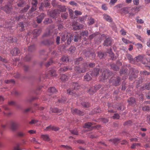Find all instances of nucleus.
Returning a JSON list of instances; mask_svg holds the SVG:
<instances>
[{
    "instance_id": "obj_63",
    "label": "nucleus",
    "mask_w": 150,
    "mask_h": 150,
    "mask_svg": "<svg viewBox=\"0 0 150 150\" xmlns=\"http://www.w3.org/2000/svg\"><path fill=\"white\" fill-rule=\"evenodd\" d=\"M122 40L123 42L125 43L129 44L131 43V42L127 40V39H125L124 38H122Z\"/></svg>"
},
{
    "instance_id": "obj_55",
    "label": "nucleus",
    "mask_w": 150,
    "mask_h": 150,
    "mask_svg": "<svg viewBox=\"0 0 150 150\" xmlns=\"http://www.w3.org/2000/svg\"><path fill=\"white\" fill-rule=\"evenodd\" d=\"M74 13L76 16L81 15L82 14V13L81 12L77 10L75 11Z\"/></svg>"
},
{
    "instance_id": "obj_31",
    "label": "nucleus",
    "mask_w": 150,
    "mask_h": 150,
    "mask_svg": "<svg viewBox=\"0 0 150 150\" xmlns=\"http://www.w3.org/2000/svg\"><path fill=\"white\" fill-rule=\"evenodd\" d=\"M127 101L129 104L131 105L134 104L135 102L134 98L133 97L130 98L129 100H128Z\"/></svg>"
},
{
    "instance_id": "obj_42",
    "label": "nucleus",
    "mask_w": 150,
    "mask_h": 150,
    "mask_svg": "<svg viewBox=\"0 0 150 150\" xmlns=\"http://www.w3.org/2000/svg\"><path fill=\"white\" fill-rule=\"evenodd\" d=\"M23 14L17 15L15 17V20L17 21H19L21 19L23 18Z\"/></svg>"
},
{
    "instance_id": "obj_50",
    "label": "nucleus",
    "mask_w": 150,
    "mask_h": 150,
    "mask_svg": "<svg viewBox=\"0 0 150 150\" xmlns=\"http://www.w3.org/2000/svg\"><path fill=\"white\" fill-rule=\"evenodd\" d=\"M94 23V20L93 18H91L90 19H89L88 23L89 25H92Z\"/></svg>"
},
{
    "instance_id": "obj_45",
    "label": "nucleus",
    "mask_w": 150,
    "mask_h": 150,
    "mask_svg": "<svg viewBox=\"0 0 150 150\" xmlns=\"http://www.w3.org/2000/svg\"><path fill=\"white\" fill-rule=\"evenodd\" d=\"M76 50V48L74 46H71V47L69 49V51L71 53H73Z\"/></svg>"
},
{
    "instance_id": "obj_35",
    "label": "nucleus",
    "mask_w": 150,
    "mask_h": 150,
    "mask_svg": "<svg viewBox=\"0 0 150 150\" xmlns=\"http://www.w3.org/2000/svg\"><path fill=\"white\" fill-rule=\"evenodd\" d=\"M60 79L62 81H66L67 80V76L64 74H63L61 76Z\"/></svg>"
},
{
    "instance_id": "obj_8",
    "label": "nucleus",
    "mask_w": 150,
    "mask_h": 150,
    "mask_svg": "<svg viewBox=\"0 0 150 150\" xmlns=\"http://www.w3.org/2000/svg\"><path fill=\"white\" fill-rule=\"evenodd\" d=\"M111 42V39L110 38H107L104 41L103 45L107 47L108 46L112 44Z\"/></svg>"
},
{
    "instance_id": "obj_15",
    "label": "nucleus",
    "mask_w": 150,
    "mask_h": 150,
    "mask_svg": "<svg viewBox=\"0 0 150 150\" xmlns=\"http://www.w3.org/2000/svg\"><path fill=\"white\" fill-rule=\"evenodd\" d=\"M11 54L13 55H15L18 54L20 52V50L17 48H14L13 50H11Z\"/></svg>"
},
{
    "instance_id": "obj_47",
    "label": "nucleus",
    "mask_w": 150,
    "mask_h": 150,
    "mask_svg": "<svg viewBox=\"0 0 150 150\" xmlns=\"http://www.w3.org/2000/svg\"><path fill=\"white\" fill-rule=\"evenodd\" d=\"M70 131L72 134L76 135H78V132L76 129H74L73 130H70Z\"/></svg>"
},
{
    "instance_id": "obj_60",
    "label": "nucleus",
    "mask_w": 150,
    "mask_h": 150,
    "mask_svg": "<svg viewBox=\"0 0 150 150\" xmlns=\"http://www.w3.org/2000/svg\"><path fill=\"white\" fill-rule=\"evenodd\" d=\"M86 17L85 16L80 17L77 20L79 22H81L83 21L84 19H86Z\"/></svg>"
},
{
    "instance_id": "obj_37",
    "label": "nucleus",
    "mask_w": 150,
    "mask_h": 150,
    "mask_svg": "<svg viewBox=\"0 0 150 150\" xmlns=\"http://www.w3.org/2000/svg\"><path fill=\"white\" fill-rule=\"evenodd\" d=\"M82 59L81 58H79L76 59L74 61V64L76 65L79 64L80 62L82 61Z\"/></svg>"
},
{
    "instance_id": "obj_9",
    "label": "nucleus",
    "mask_w": 150,
    "mask_h": 150,
    "mask_svg": "<svg viewBox=\"0 0 150 150\" xmlns=\"http://www.w3.org/2000/svg\"><path fill=\"white\" fill-rule=\"evenodd\" d=\"M100 71L99 69L97 68H95L93 71L90 73L91 76H96L99 74Z\"/></svg>"
},
{
    "instance_id": "obj_20",
    "label": "nucleus",
    "mask_w": 150,
    "mask_h": 150,
    "mask_svg": "<svg viewBox=\"0 0 150 150\" xmlns=\"http://www.w3.org/2000/svg\"><path fill=\"white\" fill-rule=\"evenodd\" d=\"M98 56L100 59L104 58L106 56V53H103L100 51L98 52Z\"/></svg>"
},
{
    "instance_id": "obj_59",
    "label": "nucleus",
    "mask_w": 150,
    "mask_h": 150,
    "mask_svg": "<svg viewBox=\"0 0 150 150\" xmlns=\"http://www.w3.org/2000/svg\"><path fill=\"white\" fill-rule=\"evenodd\" d=\"M98 33H95L90 35L89 36V38H90V39H91L96 35H98Z\"/></svg>"
},
{
    "instance_id": "obj_28",
    "label": "nucleus",
    "mask_w": 150,
    "mask_h": 150,
    "mask_svg": "<svg viewBox=\"0 0 150 150\" xmlns=\"http://www.w3.org/2000/svg\"><path fill=\"white\" fill-rule=\"evenodd\" d=\"M30 7V6L28 4L26 5L23 9L21 10L20 12L24 13L28 11V9Z\"/></svg>"
},
{
    "instance_id": "obj_29",
    "label": "nucleus",
    "mask_w": 150,
    "mask_h": 150,
    "mask_svg": "<svg viewBox=\"0 0 150 150\" xmlns=\"http://www.w3.org/2000/svg\"><path fill=\"white\" fill-rule=\"evenodd\" d=\"M68 35L66 33L62 34L61 41L64 42L67 38Z\"/></svg>"
},
{
    "instance_id": "obj_17",
    "label": "nucleus",
    "mask_w": 150,
    "mask_h": 150,
    "mask_svg": "<svg viewBox=\"0 0 150 150\" xmlns=\"http://www.w3.org/2000/svg\"><path fill=\"white\" fill-rule=\"evenodd\" d=\"M58 10L61 12H65L66 11L67 8L66 7V6H62L61 5H59L58 6Z\"/></svg>"
},
{
    "instance_id": "obj_16",
    "label": "nucleus",
    "mask_w": 150,
    "mask_h": 150,
    "mask_svg": "<svg viewBox=\"0 0 150 150\" xmlns=\"http://www.w3.org/2000/svg\"><path fill=\"white\" fill-rule=\"evenodd\" d=\"M41 138L45 141H49L50 140V138L48 134H42L41 136Z\"/></svg>"
},
{
    "instance_id": "obj_56",
    "label": "nucleus",
    "mask_w": 150,
    "mask_h": 150,
    "mask_svg": "<svg viewBox=\"0 0 150 150\" xmlns=\"http://www.w3.org/2000/svg\"><path fill=\"white\" fill-rule=\"evenodd\" d=\"M44 6L45 7H47L50 6V3L47 1H45L44 3H43Z\"/></svg>"
},
{
    "instance_id": "obj_57",
    "label": "nucleus",
    "mask_w": 150,
    "mask_h": 150,
    "mask_svg": "<svg viewBox=\"0 0 150 150\" xmlns=\"http://www.w3.org/2000/svg\"><path fill=\"white\" fill-rule=\"evenodd\" d=\"M73 37H70L69 38H68L67 41V43L68 45L70 44V43L71 42V40H73Z\"/></svg>"
},
{
    "instance_id": "obj_49",
    "label": "nucleus",
    "mask_w": 150,
    "mask_h": 150,
    "mask_svg": "<svg viewBox=\"0 0 150 150\" xmlns=\"http://www.w3.org/2000/svg\"><path fill=\"white\" fill-rule=\"evenodd\" d=\"M62 62H69V59L67 57H64L62 58Z\"/></svg>"
},
{
    "instance_id": "obj_54",
    "label": "nucleus",
    "mask_w": 150,
    "mask_h": 150,
    "mask_svg": "<svg viewBox=\"0 0 150 150\" xmlns=\"http://www.w3.org/2000/svg\"><path fill=\"white\" fill-rule=\"evenodd\" d=\"M53 63V61L52 59H50L46 64L45 66L46 67H48L50 65H51Z\"/></svg>"
},
{
    "instance_id": "obj_19",
    "label": "nucleus",
    "mask_w": 150,
    "mask_h": 150,
    "mask_svg": "<svg viewBox=\"0 0 150 150\" xmlns=\"http://www.w3.org/2000/svg\"><path fill=\"white\" fill-rule=\"evenodd\" d=\"M71 111L74 114H77L79 115H82L83 113V112L82 111L76 109L74 110H71Z\"/></svg>"
},
{
    "instance_id": "obj_26",
    "label": "nucleus",
    "mask_w": 150,
    "mask_h": 150,
    "mask_svg": "<svg viewBox=\"0 0 150 150\" xmlns=\"http://www.w3.org/2000/svg\"><path fill=\"white\" fill-rule=\"evenodd\" d=\"M110 66L112 69L114 71H118L119 70V67L114 64H111Z\"/></svg>"
},
{
    "instance_id": "obj_62",
    "label": "nucleus",
    "mask_w": 150,
    "mask_h": 150,
    "mask_svg": "<svg viewBox=\"0 0 150 150\" xmlns=\"http://www.w3.org/2000/svg\"><path fill=\"white\" fill-rule=\"evenodd\" d=\"M67 93L70 95H72L75 93V92L74 91H73V90L69 89L67 90Z\"/></svg>"
},
{
    "instance_id": "obj_39",
    "label": "nucleus",
    "mask_w": 150,
    "mask_h": 150,
    "mask_svg": "<svg viewBox=\"0 0 150 150\" xmlns=\"http://www.w3.org/2000/svg\"><path fill=\"white\" fill-rule=\"evenodd\" d=\"M92 125L91 122H88L85 124L84 127V128H89Z\"/></svg>"
},
{
    "instance_id": "obj_27",
    "label": "nucleus",
    "mask_w": 150,
    "mask_h": 150,
    "mask_svg": "<svg viewBox=\"0 0 150 150\" xmlns=\"http://www.w3.org/2000/svg\"><path fill=\"white\" fill-rule=\"evenodd\" d=\"M126 57L130 61V62L134 63V59L132 57V56L129 54H126Z\"/></svg>"
},
{
    "instance_id": "obj_1",
    "label": "nucleus",
    "mask_w": 150,
    "mask_h": 150,
    "mask_svg": "<svg viewBox=\"0 0 150 150\" xmlns=\"http://www.w3.org/2000/svg\"><path fill=\"white\" fill-rule=\"evenodd\" d=\"M75 70L79 73H84L89 69L88 66L87 64L84 63L83 64L81 68H80L78 67L75 68Z\"/></svg>"
},
{
    "instance_id": "obj_3",
    "label": "nucleus",
    "mask_w": 150,
    "mask_h": 150,
    "mask_svg": "<svg viewBox=\"0 0 150 150\" xmlns=\"http://www.w3.org/2000/svg\"><path fill=\"white\" fill-rule=\"evenodd\" d=\"M72 29L75 30H80L83 28L84 26L82 24L79 25L77 21H74L72 23Z\"/></svg>"
},
{
    "instance_id": "obj_43",
    "label": "nucleus",
    "mask_w": 150,
    "mask_h": 150,
    "mask_svg": "<svg viewBox=\"0 0 150 150\" xmlns=\"http://www.w3.org/2000/svg\"><path fill=\"white\" fill-rule=\"evenodd\" d=\"M68 13L66 12L62 13L61 15V17L62 18H64V19H67L68 17Z\"/></svg>"
},
{
    "instance_id": "obj_32",
    "label": "nucleus",
    "mask_w": 150,
    "mask_h": 150,
    "mask_svg": "<svg viewBox=\"0 0 150 150\" xmlns=\"http://www.w3.org/2000/svg\"><path fill=\"white\" fill-rule=\"evenodd\" d=\"M96 90L95 88H94V87H93L91 88L88 91V92L91 95L93 94L95 92Z\"/></svg>"
},
{
    "instance_id": "obj_64",
    "label": "nucleus",
    "mask_w": 150,
    "mask_h": 150,
    "mask_svg": "<svg viewBox=\"0 0 150 150\" xmlns=\"http://www.w3.org/2000/svg\"><path fill=\"white\" fill-rule=\"evenodd\" d=\"M109 56L110 57V59L112 60H115L116 59V57L114 56V54L113 53L109 55Z\"/></svg>"
},
{
    "instance_id": "obj_38",
    "label": "nucleus",
    "mask_w": 150,
    "mask_h": 150,
    "mask_svg": "<svg viewBox=\"0 0 150 150\" xmlns=\"http://www.w3.org/2000/svg\"><path fill=\"white\" fill-rule=\"evenodd\" d=\"M88 35V33L87 31H83L80 33L81 36H87Z\"/></svg>"
},
{
    "instance_id": "obj_41",
    "label": "nucleus",
    "mask_w": 150,
    "mask_h": 150,
    "mask_svg": "<svg viewBox=\"0 0 150 150\" xmlns=\"http://www.w3.org/2000/svg\"><path fill=\"white\" fill-rule=\"evenodd\" d=\"M52 21L51 19H50L49 18H46L44 21V23L45 24H47L51 23Z\"/></svg>"
},
{
    "instance_id": "obj_51",
    "label": "nucleus",
    "mask_w": 150,
    "mask_h": 150,
    "mask_svg": "<svg viewBox=\"0 0 150 150\" xmlns=\"http://www.w3.org/2000/svg\"><path fill=\"white\" fill-rule=\"evenodd\" d=\"M45 16V15L44 13H42L37 18H38L39 19H40L42 21Z\"/></svg>"
},
{
    "instance_id": "obj_36",
    "label": "nucleus",
    "mask_w": 150,
    "mask_h": 150,
    "mask_svg": "<svg viewBox=\"0 0 150 150\" xmlns=\"http://www.w3.org/2000/svg\"><path fill=\"white\" fill-rule=\"evenodd\" d=\"M81 37L78 34L74 36V40L75 42H78L79 40H81Z\"/></svg>"
},
{
    "instance_id": "obj_22",
    "label": "nucleus",
    "mask_w": 150,
    "mask_h": 150,
    "mask_svg": "<svg viewBox=\"0 0 150 150\" xmlns=\"http://www.w3.org/2000/svg\"><path fill=\"white\" fill-rule=\"evenodd\" d=\"M57 12V11L56 10H54L51 11L50 13V16L52 17L53 18H55L56 17Z\"/></svg>"
},
{
    "instance_id": "obj_11",
    "label": "nucleus",
    "mask_w": 150,
    "mask_h": 150,
    "mask_svg": "<svg viewBox=\"0 0 150 150\" xmlns=\"http://www.w3.org/2000/svg\"><path fill=\"white\" fill-rule=\"evenodd\" d=\"M18 127V124L17 123L12 122L11 123V128L12 130L14 131L16 130Z\"/></svg>"
},
{
    "instance_id": "obj_12",
    "label": "nucleus",
    "mask_w": 150,
    "mask_h": 150,
    "mask_svg": "<svg viewBox=\"0 0 150 150\" xmlns=\"http://www.w3.org/2000/svg\"><path fill=\"white\" fill-rule=\"evenodd\" d=\"M25 0H18L17 2V5L18 7H23L25 5Z\"/></svg>"
},
{
    "instance_id": "obj_58",
    "label": "nucleus",
    "mask_w": 150,
    "mask_h": 150,
    "mask_svg": "<svg viewBox=\"0 0 150 150\" xmlns=\"http://www.w3.org/2000/svg\"><path fill=\"white\" fill-rule=\"evenodd\" d=\"M112 117L114 119H118L120 117V116L119 115L117 114H114L113 116Z\"/></svg>"
},
{
    "instance_id": "obj_53",
    "label": "nucleus",
    "mask_w": 150,
    "mask_h": 150,
    "mask_svg": "<svg viewBox=\"0 0 150 150\" xmlns=\"http://www.w3.org/2000/svg\"><path fill=\"white\" fill-rule=\"evenodd\" d=\"M81 105L83 107H87L90 106V104L89 103L84 102L82 103Z\"/></svg>"
},
{
    "instance_id": "obj_7",
    "label": "nucleus",
    "mask_w": 150,
    "mask_h": 150,
    "mask_svg": "<svg viewBox=\"0 0 150 150\" xmlns=\"http://www.w3.org/2000/svg\"><path fill=\"white\" fill-rule=\"evenodd\" d=\"M40 54L42 59H43L44 60L46 59L47 56V52H46L45 50H42L40 52Z\"/></svg>"
},
{
    "instance_id": "obj_23",
    "label": "nucleus",
    "mask_w": 150,
    "mask_h": 150,
    "mask_svg": "<svg viewBox=\"0 0 150 150\" xmlns=\"http://www.w3.org/2000/svg\"><path fill=\"white\" fill-rule=\"evenodd\" d=\"M103 18L106 21L109 22H111L112 21L111 18L109 16L106 14H104L103 15Z\"/></svg>"
},
{
    "instance_id": "obj_40",
    "label": "nucleus",
    "mask_w": 150,
    "mask_h": 150,
    "mask_svg": "<svg viewBox=\"0 0 150 150\" xmlns=\"http://www.w3.org/2000/svg\"><path fill=\"white\" fill-rule=\"evenodd\" d=\"M120 139L118 138H116L110 140V141L112 142L115 145H117L120 140Z\"/></svg>"
},
{
    "instance_id": "obj_33",
    "label": "nucleus",
    "mask_w": 150,
    "mask_h": 150,
    "mask_svg": "<svg viewBox=\"0 0 150 150\" xmlns=\"http://www.w3.org/2000/svg\"><path fill=\"white\" fill-rule=\"evenodd\" d=\"M56 91V90L54 87H51L49 88L48 91L49 93H53Z\"/></svg>"
},
{
    "instance_id": "obj_18",
    "label": "nucleus",
    "mask_w": 150,
    "mask_h": 150,
    "mask_svg": "<svg viewBox=\"0 0 150 150\" xmlns=\"http://www.w3.org/2000/svg\"><path fill=\"white\" fill-rule=\"evenodd\" d=\"M44 44L47 45H51L53 44L54 43V40H47L44 41Z\"/></svg>"
},
{
    "instance_id": "obj_34",
    "label": "nucleus",
    "mask_w": 150,
    "mask_h": 150,
    "mask_svg": "<svg viewBox=\"0 0 150 150\" xmlns=\"http://www.w3.org/2000/svg\"><path fill=\"white\" fill-rule=\"evenodd\" d=\"M51 4L53 7L57 8H58V6L59 5H58L57 2L55 0H53L52 1Z\"/></svg>"
},
{
    "instance_id": "obj_44",
    "label": "nucleus",
    "mask_w": 150,
    "mask_h": 150,
    "mask_svg": "<svg viewBox=\"0 0 150 150\" xmlns=\"http://www.w3.org/2000/svg\"><path fill=\"white\" fill-rule=\"evenodd\" d=\"M140 73L142 75H149L150 74V73L146 71H140Z\"/></svg>"
},
{
    "instance_id": "obj_48",
    "label": "nucleus",
    "mask_w": 150,
    "mask_h": 150,
    "mask_svg": "<svg viewBox=\"0 0 150 150\" xmlns=\"http://www.w3.org/2000/svg\"><path fill=\"white\" fill-rule=\"evenodd\" d=\"M49 74L51 76H53L55 75L56 71L54 69L50 70Z\"/></svg>"
},
{
    "instance_id": "obj_46",
    "label": "nucleus",
    "mask_w": 150,
    "mask_h": 150,
    "mask_svg": "<svg viewBox=\"0 0 150 150\" xmlns=\"http://www.w3.org/2000/svg\"><path fill=\"white\" fill-rule=\"evenodd\" d=\"M35 49V47L34 45H31L28 48V50L29 51L31 52Z\"/></svg>"
},
{
    "instance_id": "obj_21",
    "label": "nucleus",
    "mask_w": 150,
    "mask_h": 150,
    "mask_svg": "<svg viewBox=\"0 0 150 150\" xmlns=\"http://www.w3.org/2000/svg\"><path fill=\"white\" fill-rule=\"evenodd\" d=\"M72 68L70 67L69 66H65L63 68H61L60 71L61 72H64L68 70H71Z\"/></svg>"
},
{
    "instance_id": "obj_4",
    "label": "nucleus",
    "mask_w": 150,
    "mask_h": 150,
    "mask_svg": "<svg viewBox=\"0 0 150 150\" xmlns=\"http://www.w3.org/2000/svg\"><path fill=\"white\" fill-rule=\"evenodd\" d=\"M120 79L119 77H114L113 79H111L110 81L113 84L116 86H117L120 84Z\"/></svg>"
},
{
    "instance_id": "obj_2",
    "label": "nucleus",
    "mask_w": 150,
    "mask_h": 150,
    "mask_svg": "<svg viewBox=\"0 0 150 150\" xmlns=\"http://www.w3.org/2000/svg\"><path fill=\"white\" fill-rule=\"evenodd\" d=\"M111 74V72L108 70H106L102 73V75L100 77V79L102 81L107 79Z\"/></svg>"
},
{
    "instance_id": "obj_13",
    "label": "nucleus",
    "mask_w": 150,
    "mask_h": 150,
    "mask_svg": "<svg viewBox=\"0 0 150 150\" xmlns=\"http://www.w3.org/2000/svg\"><path fill=\"white\" fill-rule=\"evenodd\" d=\"M72 85L74 89L76 90L80 88V87L81 86V85L76 82H74L73 83Z\"/></svg>"
},
{
    "instance_id": "obj_6",
    "label": "nucleus",
    "mask_w": 150,
    "mask_h": 150,
    "mask_svg": "<svg viewBox=\"0 0 150 150\" xmlns=\"http://www.w3.org/2000/svg\"><path fill=\"white\" fill-rule=\"evenodd\" d=\"M7 13H9L12 10V6L11 5H6L4 7L1 8Z\"/></svg>"
},
{
    "instance_id": "obj_24",
    "label": "nucleus",
    "mask_w": 150,
    "mask_h": 150,
    "mask_svg": "<svg viewBox=\"0 0 150 150\" xmlns=\"http://www.w3.org/2000/svg\"><path fill=\"white\" fill-rule=\"evenodd\" d=\"M145 89H147L148 90L150 89V82L148 85L145 84L141 88V90L142 91H143Z\"/></svg>"
},
{
    "instance_id": "obj_25",
    "label": "nucleus",
    "mask_w": 150,
    "mask_h": 150,
    "mask_svg": "<svg viewBox=\"0 0 150 150\" xmlns=\"http://www.w3.org/2000/svg\"><path fill=\"white\" fill-rule=\"evenodd\" d=\"M91 76L89 75V74L87 73L86 75L84 76V79L85 80L88 81L91 80Z\"/></svg>"
},
{
    "instance_id": "obj_14",
    "label": "nucleus",
    "mask_w": 150,
    "mask_h": 150,
    "mask_svg": "<svg viewBox=\"0 0 150 150\" xmlns=\"http://www.w3.org/2000/svg\"><path fill=\"white\" fill-rule=\"evenodd\" d=\"M41 32V30L40 29H35L34 30L33 32V35L35 37H37L38 36Z\"/></svg>"
},
{
    "instance_id": "obj_5",
    "label": "nucleus",
    "mask_w": 150,
    "mask_h": 150,
    "mask_svg": "<svg viewBox=\"0 0 150 150\" xmlns=\"http://www.w3.org/2000/svg\"><path fill=\"white\" fill-rule=\"evenodd\" d=\"M144 56L145 55L144 54L139 55L134 58V60L137 62L140 61L142 64H146V62H144L143 61V60L144 59Z\"/></svg>"
},
{
    "instance_id": "obj_52",
    "label": "nucleus",
    "mask_w": 150,
    "mask_h": 150,
    "mask_svg": "<svg viewBox=\"0 0 150 150\" xmlns=\"http://www.w3.org/2000/svg\"><path fill=\"white\" fill-rule=\"evenodd\" d=\"M31 4L33 6L36 7L38 4V1L37 0H32Z\"/></svg>"
},
{
    "instance_id": "obj_30",
    "label": "nucleus",
    "mask_w": 150,
    "mask_h": 150,
    "mask_svg": "<svg viewBox=\"0 0 150 150\" xmlns=\"http://www.w3.org/2000/svg\"><path fill=\"white\" fill-rule=\"evenodd\" d=\"M50 109L51 111L54 113H59L61 111V110L57 108H51Z\"/></svg>"
},
{
    "instance_id": "obj_10",
    "label": "nucleus",
    "mask_w": 150,
    "mask_h": 150,
    "mask_svg": "<svg viewBox=\"0 0 150 150\" xmlns=\"http://www.w3.org/2000/svg\"><path fill=\"white\" fill-rule=\"evenodd\" d=\"M85 56L90 57L91 59H93L95 57V54L94 53H91L90 52H87L85 53Z\"/></svg>"
},
{
    "instance_id": "obj_61",
    "label": "nucleus",
    "mask_w": 150,
    "mask_h": 150,
    "mask_svg": "<svg viewBox=\"0 0 150 150\" xmlns=\"http://www.w3.org/2000/svg\"><path fill=\"white\" fill-rule=\"evenodd\" d=\"M142 110L145 111L150 110V107L147 106L143 107Z\"/></svg>"
}]
</instances>
